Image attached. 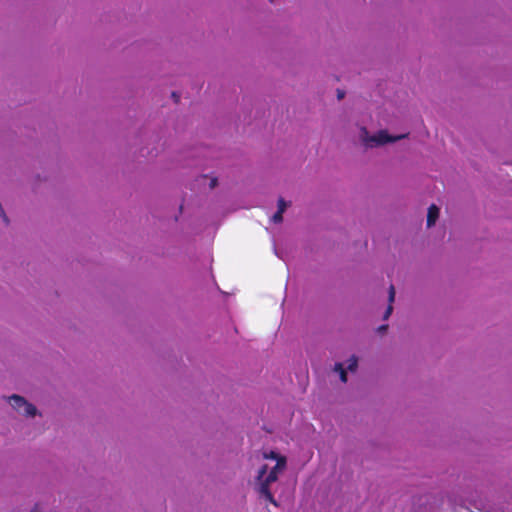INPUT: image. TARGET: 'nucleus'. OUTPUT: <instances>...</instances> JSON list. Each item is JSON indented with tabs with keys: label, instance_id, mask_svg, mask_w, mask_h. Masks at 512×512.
<instances>
[{
	"label": "nucleus",
	"instance_id": "obj_14",
	"mask_svg": "<svg viewBox=\"0 0 512 512\" xmlns=\"http://www.w3.org/2000/svg\"><path fill=\"white\" fill-rule=\"evenodd\" d=\"M31 512H40V507H39V505H36V506L34 507V509H33Z\"/></svg>",
	"mask_w": 512,
	"mask_h": 512
},
{
	"label": "nucleus",
	"instance_id": "obj_10",
	"mask_svg": "<svg viewBox=\"0 0 512 512\" xmlns=\"http://www.w3.org/2000/svg\"><path fill=\"white\" fill-rule=\"evenodd\" d=\"M282 214H283V213H280V212H278V211H277V212L272 216V221H273L274 223H280V222H282V220H283Z\"/></svg>",
	"mask_w": 512,
	"mask_h": 512
},
{
	"label": "nucleus",
	"instance_id": "obj_5",
	"mask_svg": "<svg viewBox=\"0 0 512 512\" xmlns=\"http://www.w3.org/2000/svg\"><path fill=\"white\" fill-rule=\"evenodd\" d=\"M394 299H395V288H394L393 285H391L389 287V297H388L389 305H388L387 310H386V312L384 314V319H387L391 315V313L393 311L392 303L394 302Z\"/></svg>",
	"mask_w": 512,
	"mask_h": 512
},
{
	"label": "nucleus",
	"instance_id": "obj_2",
	"mask_svg": "<svg viewBox=\"0 0 512 512\" xmlns=\"http://www.w3.org/2000/svg\"><path fill=\"white\" fill-rule=\"evenodd\" d=\"M277 481L274 472H268V466L263 465L259 471L256 478V486L259 494L264 497L267 501H269L274 506H278V502L273 497L270 491V485Z\"/></svg>",
	"mask_w": 512,
	"mask_h": 512
},
{
	"label": "nucleus",
	"instance_id": "obj_12",
	"mask_svg": "<svg viewBox=\"0 0 512 512\" xmlns=\"http://www.w3.org/2000/svg\"><path fill=\"white\" fill-rule=\"evenodd\" d=\"M216 185H217V179H216V178H211V179L209 180V187H210L211 189H213L214 187H216Z\"/></svg>",
	"mask_w": 512,
	"mask_h": 512
},
{
	"label": "nucleus",
	"instance_id": "obj_13",
	"mask_svg": "<svg viewBox=\"0 0 512 512\" xmlns=\"http://www.w3.org/2000/svg\"><path fill=\"white\" fill-rule=\"evenodd\" d=\"M386 329H387V325H382L379 327L380 332H384V331H386Z\"/></svg>",
	"mask_w": 512,
	"mask_h": 512
},
{
	"label": "nucleus",
	"instance_id": "obj_4",
	"mask_svg": "<svg viewBox=\"0 0 512 512\" xmlns=\"http://www.w3.org/2000/svg\"><path fill=\"white\" fill-rule=\"evenodd\" d=\"M439 215V208L436 205H431L428 209L427 226L431 227L435 224Z\"/></svg>",
	"mask_w": 512,
	"mask_h": 512
},
{
	"label": "nucleus",
	"instance_id": "obj_8",
	"mask_svg": "<svg viewBox=\"0 0 512 512\" xmlns=\"http://www.w3.org/2000/svg\"><path fill=\"white\" fill-rule=\"evenodd\" d=\"M288 206L289 203H287L283 198L278 199V212L284 213Z\"/></svg>",
	"mask_w": 512,
	"mask_h": 512
},
{
	"label": "nucleus",
	"instance_id": "obj_11",
	"mask_svg": "<svg viewBox=\"0 0 512 512\" xmlns=\"http://www.w3.org/2000/svg\"><path fill=\"white\" fill-rule=\"evenodd\" d=\"M266 458L274 459L278 461L279 458H283L282 456H279L276 452H270L269 455H265Z\"/></svg>",
	"mask_w": 512,
	"mask_h": 512
},
{
	"label": "nucleus",
	"instance_id": "obj_3",
	"mask_svg": "<svg viewBox=\"0 0 512 512\" xmlns=\"http://www.w3.org/2000/svg\"><path fill=\"white\" fill-rule=\"evenodd\" d=\"M8 400L13 409H15L19 414L33 417L37 413L36 407L31 403H28L22 396L12 395Z\"/></svg>",
	"mask_w": 512,
	"mask_h": 512
},
{
	"label": "nucleus",
	"instance_id": "obj_7",
	"mask_svg": "<svg viewBox=\"0 0 512 512\" xmlns=\"http://www.w3.org/2000/svg\"><path fill=\"white\" fill-rule=\"evenodd\" d=\"M334 370L339 373L341 381L345 383L347 381V375H346V371L344 370L342 364L336 363Z\"/></svg>",
	"mask_w": 512,
	"mask_h": 512
},
{
	"label": "nucleus",
	"instance_id": "obj_1",
	"mask_svg": "<svg viewBox=\"0 0 512 512\" xmlns=\"http://www.w3.org/2000/svg\"><path fill=\"white\" fill-rule=\"evenodd\" d=\"M407 136L408 134L391 136L386 130H380L376 134L370 135L366 127H361L358 137L363 146L368 149L383 146L387 143H394L406 138Z\"/></svg>",
	"mask_w": 512,
	"mask_h": 512
},
{
	"label": "nucleus",
	"instance_id": "obj_15",
	"mask_svg": "<svg viewBox=\"0 0 512 512\" xmlns=\"http://www.w3.org/2000/svg\"><path fill=\"white\" fill-rule=\"evenodd\" d=\"M344 97V93L341 91H338V99H342Z\"/></svg>",
	"mask_w": 512,
	"mask_h": 512
},
{
	"label": "nucleus",
	"instance_id": "obj_9",
	"mask_svg": "<svg viewBox=\"0 0 512 512\" xmlns=\"http://www.w3.org/2000/svg\"><path fill=\"white\" fill-rule=\"evenodd\" d=\"M356 368H357V358L355 356H353L348 360L347 369L350 371H354Z\"/></svg>",
	"mask_w": 512,
	"mask_h": 512
},
{
	"label": "nucleus",
	"instance_id": "obj_6",
	"mask_svg": "<svg viewBox=\"0 0 512 512\" xmlns=\"http://www.w3.org/2000/svg\"><path fill=\"white\" fill-rule=\"evenodd\" d=\"M286 467V459L285 458H279L276 462L275 466L271 468L269 472H274L276 478L278 479L279 473L283 472Z\"/></svg>",
	"mask_w": 512,
	"mask_h": 512
},
{
	"label": "nucleus",
	"instance_id": "obj_16",
	"mask_svg": "<svg viewBox=\"0 0 512 512\" xmlns=\"http://www.w3.org/2000/svg\"><path fill=\"white\" fill-rule=\"evenodd\" d=\"M172 96L176 99V101H178V99H177V98H178V96L176 95V93H175V92H172Z\"/></svg>",
	"mask_w": 512,
	"mask_h": 512
}]
</instances>
